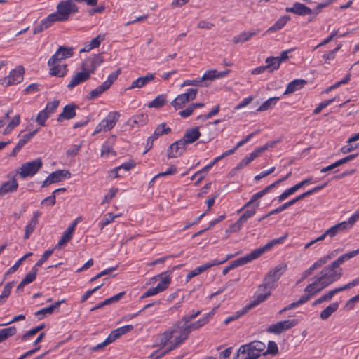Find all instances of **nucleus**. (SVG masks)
Masks as SVG:
<instances>
[{"label": "nucleus", "mask_w": 359, "mask_h": 359, "mask_svg": "<svg viewBox=\"0 0 359 359\" xmlns=\"http://www.w3.org/2000/svg\"><path fill=\"white\" fill-rule=\"evenodd\" d=\"M229 73V70L222 72H217L216 70H208L203 75V79H208V81H213L216 79H220L226 76Z\"/></svg>", "instance_id": "obj_34"}, {"label": "nucleus", "mask_w": 359, "mask_h": 359, "mask_svg": "<svg viewBox=\"0 0 359 359\" xmlns=\"http://www.w3.org/2000/svg\"><path fill=\"white\" fill-rule=\"evenodd\" d=\"M266 63H267V65H265L267 71L271 73L279 68L281 60H280L278 57H269L266 58Z\"/></svg>", "instance_id": "obj_41"}, {"label": "nucleus", "mask_w": 359, "mask_h": 359, "mask_svg": "<svg viewBox=\"0 0 359 359\" xmlns=\"http://www.w3.org/2000/svg\"><path fill=\"white\" fill-rule=\"evenodd\" d=\"M18 187V183L15 177L11 180L4 182L0 187V196H4L10 192H14Z\"/></svg>", "instance_id": "obj_25"}, {"label": "nucleus", "mask_w": 359, "mask_h": 359, "mask_svg": "<svg viewBox=\"0 0 359 359\" xmlns=\"http://www.w3.org/2000/svg\"><path fill=\"white\" fill-rule=\"evenodd\" d=\"M259 205V202H257L255 205L250 207V209L246 210L243 215L239 217V219L243 222L245 223L248 219L252 217L256 213L257 208Z\"/></svg>", "instance_id": "obj_46"}, {"label": "nucleus", "mask_w": 359, "mask_h": 359, "mask_svg": "<svg viewBox=\"0 0 359 359\" xmlns=\"http://www.w3.org/2000/svg\"><path fill=\"white\" fill-rule=\"evenodd\" d=\"M50 114L45 110H41L36 118V123L41 126H44L46 124V121L50 117Z\"/></svg>", "instance_id": "obj_56"}, {"label": "nucleus", "mask_w": 359, "mask_h": 359, "mask_svg": "<svg viewBox=\"0 0 359 359\" xmlns=\"http://www.w3.org/2000/svg\"><path fill=\"white\" fill-rule=\"evenodd\" d=\"M25 69L22 66H18L11 71L8 76L0 80V83L6 87L20 83L23 80Z\"/></svg>", "instance_id": "obj_7"}, {"label": "nucleus", "mask_w": 359, "mask_h": 359, "mask_svg": "<svg viewBox=\"0 0 359 359\" xmlns=\"http://www.w3.org/2000/svg\"><path fill=\"white\" fill-rule=\"evenodd\" d=\"M120 74V69H118L117 70L114 71L108 76L107 81H105L103 83V84L109 89L111 87V86L114 83V82L117 79Z\"/></svg>", "instance_id": "obj_57"}, {"label": "nucleus", "mask_w": 359, "mask_h": 359, "mask_svg": "<svg viewBox=\"0 0 359 359\" xmlns=\"http://www.w3.org/2000/svg\"><path fill=\"white\" fill-rule=\"evenodd\" d=\"M208 79H203V76L201 78H198L196 79L193 80H185L183 83L181 85L182 87L187 86H208V83L206 81Z\"/></svg>", "instance_id": "obj_49"}, {"label": "nucleus", "mask_w": 359, "mask_h": 359, "mask_svg": "<svg viewBox=\"0 0 359 359\" xmlns=\"http://www.w3.org/2000/svg\"><path fill=\"white\" fill-rule=\"evenodd\" d=\"M265 194H266V192L264 191V189H262V191H260L259 192L255 193V194H253V196H252L250 200L248 202H247L244 205V206L238 210V212L242 211L243 209L248 208L252 204L255 205L257 203V201L258 199H259L260 198H262V196H264Z\"/></svg>", "instance_id": "obj_50"}, {"label": "nucleus", "mask_w": 359, "mask_h": 359, "mask_svg": "<svg viewBox=\"0 0 359 359\" xmlns=\"http://www.w3.org/2000/svg\"><path fill=\"white\" fill-rule=\"evenodd\" d=\"M155 79L154 74L151 73H148L144 76H141L135 80L130 87L127 88V90H131L133 88H140L145 86L150 81H153Z\"/></svg>", "instance_id": "obj_22"}, {"label": "nucleus", "mask_w": 359, "mask_h": 359, "mask_svg": "<svg viewBox=\"0 0 359 359\" xmlns=\"http://www.w3.org/2000/svg\"><path fill=\"white\" fill-rule=\"evenodd\" d=\"M266 252L264 246L253 250L251 253L238 258L242 265H244L261 256L264 252Z\"/></svg>", "instance_id": "obj_28"}, {"label": "nucleus", "mask_w": 359, "mask_h": 359, "mask_svg": "<svg viewBox=\"0 0 359 359\" xmlns=\"http://www.w3.org/2000/svg\"><path fill=\"white\" fill-rule=\"evenodd\" d=\"M41 212L39 211H35L33 213V216L29 222L26 225L25 228L24 238L28 239L30 237L32 233L34 231L39 220L38 218L40 217Z\"/></svg>", "instance_id": "obj_20"}, {"label": "nucleus", "mask_w": 359, "mask_h": 359, "mask_svg": "<svg viewBox=\"0 0 359 359\" xmlns=\"http://www.w3.org/2000/svg\"><path fill=\"white\" fill-rule=\"evenodd\" d=\"M258 31L243 32L233 37V41L234 43H242L249 41L252 36L257 34Z\"/></svg>", "instance_id": "obj_36"}, {"label": "nucleus", "mask_w": 359, "mask_h": 359, "mask_svg": "<svg viewBox=\"0 0 359 359\" xmlns=\"http://www.w3.org/2000/svg\"><path fill=\"white\" fill-rule=\"evenodd\" d=\"M198 89L196 88H189L187 90V91L184 93L180 94L184 97V98L188 102L189 101L194 100L197 95Z\"/></svg>", "instance_id": "obj_59"}, {"label": "nucleus", "mask_w": 359, "mask_h": 359, "mask_svg": "<svg viewBox=\"0 0 359 359\" xmlns=\"http://www.w3.org/2000/svg\"><path fill=\"white\" fill-rule=\"evenodd\" d=\"M286 11L293 13L299 15H306L312 13V10L310 8L299 2L295 3L291 8H287Z\"/></svg>", "instance_id": "obj_23"}, {"label": "nucleus", "mask_w": 359, "mask_h": 359, "mask_svg": "<svg viewBox=\"0 0 359 359\" xmlns=\"http://www.w3.org/2000/svg\"><path fill=\"white\" fill-rule=\"evenodd\" d=\"M350 140H351V137L347 140L346 144H345L344 146H343L341 148V151L343 154L350 153V152L354 151L355 149L359 148V142L353 144L352 143L353 142H350Z\"/></svg>", "instance_id": "obj_55"}, {"label": "nucleus", "mask_w": 359, "mask_h": 359, "mask_svg": "<svg viewBox=\"0 0 359 359\" xmlns=\"http://www.w3.org/2000/svg\"><path fill=\"white\" fill-rule=\"evenodd\" d=\"M71 173L68 170H58L50 173L42 183V187H48L53 183L62 181L64 178H69Z\"/></svg>", "instance_id": "obj_12"}, {"label": "nucleus", "mask_w": 359, "mask_h": 359, "mask_svg": "<svg viewBox=\"0 0 359 359\" xmlns=\"http://www.w3.org/2000/svg\"><path fill=\"white\" fill-rule=\"evenodd\" d=\"M306 294L302 295L299 300L297 302H292L288 306L284 307L282 310L279 311V313H283L287 311L294 309L306 302H307L311 297V294L309 292H306Z\"/></svg>", "instance_id": "obj_32"}, {"label": "nucleus", "mask_w": 359, "mask_h": 359, "mask_svg": "<svg viewBox=\"0 0 359 359\" xmlns=\"http://www.w3.org/2000/svg\"><path fill=\"white\" fill-rule=\"evenodd\" d=\"M347 224L346 222H342L341 223L337 224L330 228H329L327 230L325 231V234L327 235L330 238L334 237L338 233L347 229L346 227Z\"/></svg>", "instance_id": "obj_37"}, {"label": "nucleus", "mask_w": 359, "mask_h": 359, "mask_svg": "<svg viewBox=\"0 0 359 359\" xmlns=\"http://www.w3.org/2000/svg\"><path fill=\"white\" fill-rule=\"evenodd\" d=\"M50 67V74L55 76L63 77L67 74V65H58L57 63H53V65H48Z\"/></svg>", "instance_id": "obj_33"}, {"label": "nucleus", "mask_w": 359, "mask_h": 359, "mask_svg": "<svg viewBox=\"0 0 359 359\" xmlns=\"http://www.w3.org/2000/svg\"><path fill=\"white\" fill-rule=\"evenodd\" d=\"M90 78V76L89 75V72H86V71L82 70V72H77L72 77L69 84L67 85V87L69 89H72L80 83L88 81Z\"/></svg>", "instance_id": "obj_18"}, {"label": "nucleus", "mask_w": 359, "mask_h": 359, "mask_svg": "<svg viewBox=\"0 0 359 359\" xmlns=\"http://www.w3.org/2000/svg\"><path fill=\"white\" fill-rule=\"evenodd\" d=\"M217 265H219L217 260H213L210 263H207L196 267L194 270H192L187 274L186 277V281L189 282L192 278L203 273L204 271L211 268L212 266Z\"/></svg>", "instance_id": "obj_19"}, {"label": "nucleus", "mask_w": 359, "mask_h": 359, "mask_svg": "<svg viewBox=\"0 0 359 359\" xmlns=\"http://www.w3.org/2000/svg\"><path fill=\"white\" fill-rule=\"evenodd\" d=\"M133 329L131 325H125L113 330L109 334L114 341L118 339L123 334L130 332Z\"/></svg>", "instance_id": "obj_40"}, {"label": "nucleus", "mask_w": 359, "mask_h": 359, "mask_svg": "<svg viewBox=\"0 0 359 359\" xmlns=\"http://www.w3.org/2000/svg\"><path fill=\"white\" fill-rule=\"evenodd\" d=\"M108 90V88H107L103 83L98 87H97L95 89L91 90L89 94L86 96V98L88 100H95L100 97L104 91Z\"/></svg>", "instance_id": "obj_47"}, {"label": "nucleus", "mask_w": 359, "mask_h": 359, "mask_svg": "<svg viewBox=\"0 0 359 359\" xmlns=\"http://www.w3.org/2000/svg\"><path fill=\"white\" fill-rule=\"evenodd\" d=\"M339 306V302H335L330 304L321 311L320 314V318L323 320L328 319L331 316V315L338 309Z\"/></svg>", "instance_id": "obj_35"}, {"label": "nucleus", "mask_w": 359, "mask_h": 359, "mask_svg": "<svg viewBox=\"0 0 359 359\" xmlns=\"http://www.w3.org/2000/svg\"><path fill=\"white\" fill-rule=\"evenodd\" d=\"M38 131L39 129H36L27 134L24 135L22 138L17 144L18 147L22 149L24 147V145L38 133Z\"/></svg>", "instance_id": "obj_54"}, {"label": "nucleus", "mask_w": 359, "mask_h": 359, "mask_svg": "<svg viewBox=\"0 0 359 359\" xmlns=\"http://www.w3.org/2000/svg\"><path fill=\"white\" fill-rule=\"evenodd\" d=\"M265 344L259 341H254L248 344L242 345L234 359H257L265 350Z\"/></svg>", "instance_id": "obj_2"}, {"label": "nucleus", "mask_w": 359, "mask_h": 359, "mask_svg": "<svg viewBox=\"0 0 359 359\" xmlns=\"http://www.w3.org/2000/svg\"><path fill=\"white\" fill-rule=\"evenodd\" d=\"M38 273V269L35 266H33L31 271L28 273L25 277L22 279V282L24 284L27 285L32 283L35 280L36 278V275Z\"/></svg>", "instance_id": "obj_52"}, {"label": "nucleus", "mask_w": 359, "mask_h": 359, "mask_svg": "<svg viewBox=\"0 0 359 359\" xmlns=\"http://www.w3.org/2000/svg\"><path fill=\"white\" fill-rule=\"evenodd\" d=\"M171 132V128L170 127H168L166 126V123H163L160 125H158L154 133H153V138L158 139L160 136H162L163 135L168 134Z\"/></svg>", "instance_id": "obj_45"}, {"label": "nucleus", "mask_w": 359, "mask_h": 359, "mask_svg": "<svg viewBox=\"0 0 359 359\" xmlns=\"http://www.w3.org/2000/svg\"><path fill=\"white\" fill-rule=\"evenodd\" d=\"M116 140L115 135L109 137L102 146L101 156L107 157L109 154H111L114 156L116 155V152L113 150L112 144Z\"/></svg>", "instance_id": "obj_24"}, {"label": "nucleus", "mask_w": 359, "mask_h": 359, "mask_svg": "<svg viewBox=\"0 0 359 359\" xmlns=\"http://www.w3.org/2000/svg\"><path fill=\"white\" fill-rule=\"evenodd\" d=\"M337 97H334L330 100H326L323 102H321L318 106L314 109L313 113L315 114H319L324 108L327 107L328 105L331 104L332 102H334L336 100Z\"/></svg>", "instance_id": "obj_61"}, {"label": "nucleus", "mask_w": 359, "mask_h": 359, "mask_svg": "<svg viewBox=\"0 0 359 359\" xmlns=\"http://www.w3.org/2000/svg\"><path fill=\"white\" fill-rule=\"evenodd\" d=\"M342 275V268L337 266L332 262L325 266L314 277L315 280L305 287L304 292H309L312 297H314L325 288L339 280Z\"/></svg>", "instance_id": "obj_1"}, {"label": "nucleus", "mask_w": 359, "mask_h": 359, "mask_svg": "<svg viewBox=\"0 0 359 359\" xmlns=\"http://www.w3.org/2000/svg\"><path fill=\"white\" fill-rule=\"evenodd\" d=\"M266 252L264 246L253 250L251 253L238 258L242 265H244L261 256L264 252Z\"/></svg>", "instance_id": "obj_29"}, {"label": "nucleus", "mask_w": 359, "mask_h": 359, "mask_svg": "<svg viewBox=\"0 0 359 359\" xmlns=\"http://www.w3.org/2000/svg\"><path fill=\"white\" fill-rule=\"evenodd\" d=\"M298 323V320L292 319V320H286L283 321L278 322L276 324H273L270 325L266 331L269 333H273L276 334H280L283 331L287 330L293 327H294Z\"/></svg>", "instance_id": "obj_11"}, {"label": "nucleus", "mask_w": 359, "mask_h": 359, "mask_svg": "<svg viewBox=\"0 0 359 359\" xmlns=\"http://www.w3.org/2000/svg\"><path fill=\"white\" fill-rule=\"evenodd\" d=\"M60 104V101L57 100H54L52 102H49L47 103L46 108L44 109L50 115L55 111L57 108L58 107Z\"/></svg>", "instance_id": "obj_62"}, {"label": "nucleus", "mask_w": 359, "mask_h": 359, "mask_svg": "<svg viewBox=\"0 0 359 359\" xmlns=\"http://www.w3.org/2000/svg\"><path fill=\"white\" fill-rule=\"evenodd\" d=\"M181 265L173 266L170 270H168L165 272H163L155 277L152 278L150 280V284L152 281H156L158 278H162L161 282L158 283L156 287L158 289L159 292L165 290L171 283V277L170 275L177 269H179Z\"/></svg>", "instance_id": "obj_8"}, {"label": "nucleus", "mask_w": 359, "mask_h": 359, "mask_svg": "<svg viewBox=\"0 0 359 359\" xmlns=\"http://www.w3.org/2000/svg\"><path fill=\"white\" fill-rule=\"evenodd\" d=\"M72 48L60 46L55 53L49 59L48 65H53V63H58L64 59L72 57Z\"/></svg>", "instance_id": "obj_13"}, {"label": "nucleus", "mask_w": 359, "mask_h": 359, "mask_svg": "<svg viewBox=\"0 0 359 359\" xmlns=\"http://www.w3.org/2000/svg\"><path fill=\"white\" fill-rule=\"evenodd\" d=\"M45 327V324L44 323H42L40 325L36 327H34L32 329H31L30 330L26 332L22 337V341H25L27 340L29 337H32L34 335H35L36 334H37L39 332H40L41 330H42L43 328Z\"/></svg>", "instance_id": "obj_53"}, {"label": "nucleus", "mask_w": 359, "mask_h": 359, "mask_svg": "<svg viewBox=\"0 0 359 359\" xmlns=\"http://www.w3.org/2000/svg\"><path fill=\"white\" fill-rule=\"evenodd\" d=\"M279 99L280 98L278 97H270L260 105V107L257 109V111H264L273 108L276 104Z\"/></svg>", "instance_id": "obj_44"}, {"label": "nucleus", "mask_w": 359, "mask_h": 359, "mask_svg": "<svg viewBox=\"0 0 359 359\" xmlns=\"http://www.w3.org/2000/svg\"><path fill=\"white\" fill-rule=\"evenodd\" d=\"M78 222L76 219L62 233L61 238L55 246V248H60L62 245L67 244L72 238L73 233L75 230Z\"/></svg>", "instance_id": "obj_17"}, {"label": "nucleus", "mask_w": 359, "mask_h": 359, "mask_svg": "<svg viewBox=\"0 0 359 359\" xmlns=\"http://www.w3.org/2000/svg\"><path fill=\"white\" fill-rule=\"evenodd\" d=\"M104 62L102 54L94 55L85 60L81 65V69L89 72V75L93 74L95 69Z\"/></svg>", "instance_id": "obj_9"}, {"label": "nucleus", "mask_w": 359, "mask_h": 359, "mask_svg": "<svg viewBox=\"0 0 359 359\" xmlns=\"http://www.w3.org/2000/svg\"><path fill=\"white\" fill-rule=\"evenodd\" d=\"M342 291H344L342 286L336 287L334 290H330L323 295H322V297L325 302H329L332 299L334 294Z\"/></svg>", "instance_id": "obj_60"}, {"label": "nucleus", "mask_w": 359, "mask_h": 359, "mask_svg": "<svg viewBox=\"0 0 359 359\" xmlns=\"http://www.w3.org/2000/svg\"><path fill=\"white\" fill-rule=\"evenodd\" d=\"M187 103H188V102L186 101L184 97H182L181 95H179L175 97V99L172 100L171 104L173 106L175 110H178L183 108Z\"/></svg>", "instance_id": "obj_51"}, {"label": "nucleus", "mask_w": 359, "mask_h": 359, "mask_svg": "<svg viewBox=\"0 0 359 359\" xmlns=\"http://www.w3.org/2000/svg\"><path fill=\"white\" fill-rule=\"evenodd\" d=\"M15 284V281H11L7 283L0 295V304H2L6 302V299L9 297L11 290Z\"/></svg>", "instance_id": "obj_48"}, {"label": "nucleus", "mask_w": 359, "mask_h": 359, "mask_svg": "<svg viewBox=\"0 0 359 359\" xmlns=\"http://www.w3.org/2000/svg\"><path fill=\"white\" fill-rule=\"evenodd\" d=\"M290 20V17L287 15H284L280 18L276 22L270 27L266 31V33L275 32L281 29Z\"/></svg>", "instance_id": "obj_39"}, {"label": "nucleus", "mask_w": 359, "mask_h": 359, "mask_svg": "<svg viewBox=\"0 0 359 359\" xmlns=\"http://www.w3.org/2000/svg\"><path fill=\"white\" fill-rule=\"evenodd\" d=\"M286 269V264H279L273 269L270 270L264 279L269 282L270 285L275 288L276 287V282L280 279Z\"/></svg>", "instance_id": "obj_10"}, {"label": "nucleus", "mask_w": 359, "mask_h": 359, "mask_svg": "<svg viewBox=\"0 0 359 359\" xmlns=\"http://www.w3.org/2000/svg\"><path fill=\"white\" fill-rule=\"evenodd\" d=\"M273 287H272L269 282L263 280V283L259 285L257 291L261 293H265L266 292H269L270 294H271V291L273 290Z\"/></svg>", "instance_id": "obj_64"}, {"label": "nucleus", "mask_w": 359, "mask_h": 359, "mask_svg": "<svg viewBox=\"0 0 359 359\" xmlns=\"http://www.w3.org/2000/svg\"><path fill=\"white\" fill-rule=\"evenodd\" d=\"M278 353V347L276 343L273 341H269L267 346V349L265 352L263 351V355L271 354L275 355Z\"/></svg>", "instance_id": "obj_58"}, {"label": "nucleus", "mask_w": 359, "mask_h": 359, "mask_svg": "<svg viewBox=\"0 0 359 359\" xmlns=\"http://www.w3.org/2000/svg\"><path fill=\"white\" fill-rule=\"evenodd\" d=\"M187 325H182L181 323H175L173 326L165 331L161 339V344L165 346L168 342L170 341L172 338H174L175 341H178L180 339H182V344L188 338H183V328Z\"/></svg>", "instance_id": "obj_4"}, {"label": "nucleus", "mask_w": 359, "mask_h": 359, "mask_svg": "<svg viewBox=\"0 0 359 359\" xmlns=\"http://www.w3.org/2000/svg\"><path fill=\"white\" fill-rule=\"evenodd\" d=\"M167 95L161 94L155 97L151 102L148 104L149 108H160L165 105L167 102Z\"/></svg>", "instance_id": "obj_43"}, {"label": "nucleus", "mask_w": 359, "mask_h": 359, "mask_svg": "<svg viewBox=\"0 0 359 359\" xmlns=\"http://www.w3.org/2000/svg\"><path fill=\"white\" fill-rule=\"evenodd\" d=\"M56 22H59L56 14L54 13L49 14L46 18L42 20L41 22L34 27L33 33L34 34L41 33L50 27Z\"/></svg>", "instance_id": "obj_15"}, {"label": "nucleus", "mask_w": 359, "mask_h": 359, "mask_svg": "<svg viewBox=\"0 0 359 359\" xmlns=\"http://www.w3.org/2000/svg\"><path fill=\"white\" fill-rule=\"evenodd\" d=\"M201 136V133L198 127H195L190 130H187L181 139L182 142L186 144H191L196 141Z\"/></svg>", "instance_id": "obj_21"}, {"label": "nucleus", "mask_w": 359, "mask_h": 359, "mask_svg": "<svg viewBox=\"0 0 359 359\" xmlns=\"http://www.w3.org/2000/svg\"><path fill=\"white\" fill-rule=\"evenodd\" d=\"M271 296L269 292H266L265 293H261L257 291L255 294V299L250 304L245 306V309L248 311L257 306L260 303L264 302L267 298Z\"/></svg>", "instance_id": "obj_30"}, {"label": "nucleus", "mask_w": 359, "mask_h": 359, "mask_svg": "<svg viewBox=\"0 0 359 359\" xmlns=\"http://www.w3.org/2000/svg\"><path fill=\"white\" fill-rule=\"evenodd\" d=\"M206 324V320L200 318L198 321L189 324L183 328V338H189V335L192 330H196Z\"/></svg>", "instance_id": "obj_31"}, {"label": "nucleus", "mask_w": 359, "mask_h": 359, "mask_svg": "<svg viewBox=\"0 0 359 359\" xmlns=\"http://www.w3.org/2000/svg\"><path fill=\"white\" fill-rule=\"evenodd\" d=\"M0 332L3 334L5 340H6L10 337L15 335L16 334L17 330L15 326H11L8 328L2 329L0 330Z\"/></svg>", "instance_id": "obj_63"}, {"label": "nucleus", "mask_w": 359, "mask_h": 359, "mask_svg": "<svg viewBox=\"0 0 359 359\" xmlns=\"http://www.w3.org/2000/svg\"><path fill=\"white\" fill-rule=\"evenodd\" d=\"M187 148L186 144L180 139L172 143L167 149V156L168 158H177L182 156Z\"/></svg>", "instance_id": "obj_14"}, {"label": "nucleus", "mask_w": 359, "mask_h": 359, "mask_svg": "<svg viewBox=\"0 0 359 359\" xmlns=\"http://www.w3.org/2000/svg\"><path fill=\"white\" fill-rule=\"evenodd\" d=\"M77 105L74 104H67L64 107L62 112L57 118L58 122H62L65 120H69L76 116V109Z\"/></svg>", "instance_id": "obj_16"}, {"label": "nucleus", "mask_w": 359, "mask_h": 359, "mask_svg": "<svg viewBox=\"0 0 359 359\" xmlns=\"http://www.w3.org/2000/svg\"><path fill=\"white\" fill-rule=\"evenodd\" d=\"M359 254V248L356 250H353L351 252L345 253L340 257H339L336 260L332 262L337 266L340 267L344 262L351 259L352 257L358 255Z\"/></svg>", "instance_id": "obj_42"}, {"label": "nucleus", "mask_w": 359, "mask_h": 359, "mask_svg": "<svg viewBox=\"0 0 359 359\" xmlns=\"http://www.w3.org/2000/svg\"><path fill=\"white\" fill-rule=\"evenodd\" d=\"M43 166L41 158L23 163L20 167L19 175L22 178L34 176Z\"/></svg>", "instance_id": "obj_6"}, {"label": "nucleus", "mask_w": 359, "mask_h": 359, "mask_svg": "<svg viewBox=\"0 0 359 359\" xmlns=\"http://www.w3.org/2000/svg\"><path fill=\"white\" fill-rule=\"evenodd\" d=\"M260 152L257 149L251 152L248 156L244 158L236 167V169L241 170L244 167L248 165L250 163H251L254 159L258 157L260 155Z\"/></svg>", "instance_id": "obj_38"}, {"label": "nucleus", "mask_w": 359, "mask_h": 359, "mask_svg": "<svg viewBox=\"0 0 359 359\" xmlns=\"http://www.w3.org/2000/svg\"><path fill=\"white\" fill-rule=\"evenodd\" d=\"M266 252L264 246L253 250L251 253L238 258L242 265H244L261 256L264 252Z\"/></svg>", "instance_id": "obj_27"}, {"label": "nucleus", "mask_w": 359, "mask_h": 359, "mask_svg": "<svg viewBox=\"0 0 359 359\" xmlns=\"http://www.w3.org/2000/svg\"><path fill=\"white\" fill-rule=\"evenodd\" d=\"M75 2H76L75 0H64L57 4V11L54 13L56 14L59 22L68 20L72 14L78 12L79 8Z\"/></svg>", "instance_id": "obj_3"}, {"label": "nucleus", "mask_w": 359, "mask_h": 359, "mask_svg": "<svg viewBox=\"0 0 359 359\" xmlns=\"http://www.w3.org/2000/svg\"><path fill=\"white\" fill-rule=\"evenodd\" d=\"M306 83L307 81L304 79H294L287 84L284 95L293 93L294 92L302 88Z\"/></svg>", "instance_id": "obj_26"}, {"label": "nucleus", "mask_w": 359, "mask_h": 359, "mask_svg": "<svg viewBox=\"0 0 359 359\" xmlns=\"http://www.w3.org/2000/svg\"><path fill=\"white\" fill-rule=\"evenodd\" d=\"M120 117V114L118 111H111L104 118L95 128L93 135H95L102 131H109L111 130Z\"/></svg>", "instance_id": "obj_5"}]
</instances>
